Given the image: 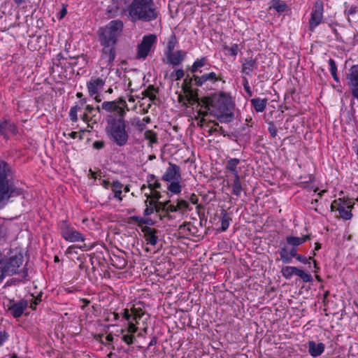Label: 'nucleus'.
I'll use <instances>...</instances> for the list:
<instances>
[{
    "mask_svg": "<svg viewBox=\"0 0 358 358\" xmlns=\"http://www.w3.org/2000/svg\"><path fill=\"white\" fill-rule=\"evenodd\" d=\"M123 28V23L120 20H113L106 27L100 29L99 40L103 46L102 59L106 60L108 64L113 62L115 57V44L117 36Z\"/></svg>",
    "mask_w": 358,
    "mask_h": 358,
    "instance_id": "f257e3e1",
    "label": "nucleus"
},
{
    "mask_svg": "<svg viewBox=\"0 0 358 358\" xmlns=\"http://www.w3.org/2000/svg\"><path fill=\"white\" fill-rule=\"evenodd\" d=\"M132 22H150L157 19L158 12L152 0H131L127 10Z\"/></svg>",
    "mask_w": 358,
    "mask_h": 358,
    "instance_id": "f03ea898",
    "label": "nucleus"
},
{
    "mask_svg": "<svg viewBox=\"0 0 358 358\" xmlns=\"http://www.w3.org/2000/svg\"><path fill=\"white\" fill-rule=\"evenodd\" d=\"M124 117L110 115L106 119L108 124L106 127V134L110 140L119 146L125 145L129 139Z\"/></svg>",
    "mask_w": 358,
    "mask_h": 358,
    "instance_id": "7ed1b4c3",
    "label": "nucleus"
},
{
    "mask_svg": "<svg viewBox=\"0 0 358 358\" xmlns=\"http://www.w3.org/2000/svg\"><path fill=\"white\" fill-rule=\"evenodd\" d=\"M11 174L10 166L6 162L0 161V208L10 197L22 194L21 189H14L9 185L8 177Z\"/></svg>",
    "mask_w": 358,
    "mask_h": 358,
    "instance_id": "20e7f679",
    "label": "nucleus"
},
{
    "mask_svg": "<svg viewBox=\"0 0 358 358\" xmlns=\"http://www.w3.org/2000/svg\"><path fill=\"white\" fill-rule=\"evenodd\" d=\"M24 262V256L21 251L11 250L7 255L1 254V264L3 266L4 272L8 275H13L17 273L18 268Z\"/></svg>",
    "mask_w": 358,
    "mask_h": 358,
    "instance_id": "39448f33",
    "label": "nucleus"
},
{
    "mask_svg": "<svg viewBox=\"0 0 358 358\" xmlns=\"http://www.w3.org/2000/svg\"><path fill=\"white\" fill-rule=\"evenodd\" d=\"M228 101V98L224 94H214L210 96H205L200 99L201 104L199 106H203L208 110L213 108L210 113L214 114L218 112L226 111L227 110Z\"/></svg>",
    "mask_w": 358,
    "mask_h": 358,
    "instance_id": "423d86ee",
    "label": "nucleus"
},
{
    "mask_svg": "<svg viewBox=\"0 0 358 358\" xmlns=\"http://www.w3.org/2000/svg\"><path fill=\"white\" fill-rule=\"evenodd\" d=\"M105 84L104 80L101 78H92L90 81L87 83V87L90 96H94L96 102H101V98L99 94V91L101 90Z\"/></svg>",
    "mask_w": 358,
    "mask_h": 358,
    "instance_id": "0eeeda50",
    "label": "nucleus"
},
{
    "mask_svg": "<svg viewBox=\"0 0 358 358\" xmlns=\"http://www.w3.org/2000/svg\"><path fill=\"white\" fill-rule=\"evenodd\" d=\"M348 85L353 98L358 99V64L352 66L347 74Z\"/></svg>",
    "mask_w": 358,
    "mask_h": 358,
    "instance_id": "6e6552de",
    "label": "nucleus"
},
{
    "mask_svg": "<svg viewBox=\"0 0 358 358\" xmlns=\"http://www.w3.org/2000/svg\"><path fill=\"white\" fill-rule=\"evenodd\" d=\"M156 39L157 36L154 34L145 36L141 44L138 46V57L141 58L146 57Z\"/></svg>",
    "mask_w": 358,
    "mask_h": 358,
    "instance_id": "1a4fd4ad",
    "label": "nucleus"
},
{
    "mask_svg": "<svg viewBox=\"0 0 358 358\" xmlns=\"http://www.w3.org/2000/svg\"><path fill=\"white\" fill-rule=\"evenodd\" d=\"M323 6L321 1L315 2L311 13V17L309 20V29L313 31L320 24L322 19Z\"/></svg>",
    "mask_w": 358,
    "mask_h": 358,
    "instance_id": "9d476101",
    "label": "nucleus"
},
{
    "mask_svg": "<svg viewBox=\"0 0 358 358\" xmlns=\"http://www.w3.org/2000/svg\"><path fill=\"white\" fill-rule=\"evenodd\" d=\"M193 80V77L189 79L185 78L182 85V90L183 92L187 94V100L189 104L193 105L196 103L198 105H200V99L198 96L197 92H194L191 89L192 82Z\"/></svg>",
    "mask_w": 358,
    "mask_h": 358,
    "instance_id": "9b49d317",
    "label": "nucleus"
},
{
    "mask_svg": "<svg viewBox=\"0 0 358 358\" xmlns=\"http://www.w3.org/2000/svg\"><path fill=\"white\" fill-rule=\"evenodd\" d=\"M62 237L70 242L84 241L85 238L82 234L75 230L73 228L69 227L66 224H64L62 227Z\"/></svg>",
    "mask_w": 358,
    "mask_h": 358,
    "instance_id": "f8f14e48",
    "label": "nucleus"
},
{
    "mask_svg": "<svg viewBox=\"0 0 358 358\" xmlns=\"http://www.w3.org/2000/svg\"><path fill=\"white\" fill-rule=\"evenodd\" d=\"M169 165L168 169L162 176V180L167 182H179L181 180L180 166L171 162H169Z\"/></svg>",
    "mask_w": 358,
    "mask_h": 358,
    "instance_id": "ddd939ff",
    "label": "nucleus"
},
{
    "mask_svg": "<svg viewBox=\"0 0 358 358\" xmlns=\"http://www.w3.org/2000/svg\"><path fill=\"white\" fill-rule=\"evenodd\" d=\"M27 306L28 302L27 300H20L17 303L10 301L8 310L14 317H19L22 315Z\"/></svg>",
    "mask_w": 358,
    "mask_h": 358,
    "instance_id": "4468645a",
    "label": "nucleus"
},
{
    "mask_svg": "<svg viewBox=\"0 0 358 358\" xmlns=\"http://www.w3.org/2000/svg\"><path fill=\"white\" fill-rule=\"evenodd\" d=\"M17 132V128L13 123L7 120L0 119V135L8 138L9 134L15 135Z\"/></svg>",
    "mask_w": 358,
    "mask_h": 358,
    "instance_id": "2eb2a0df",
    "label": "nucleus"
},
{
    "mask_svg": "<svg viewBox=\"0 0 358 358\" xmlns=\"http://www.w3.org/2000/svg\"><path fill=\"white\" fill-rule=\"evenodd\" d=\"M165 55L169 64L173 66H178L184 60L186 56V52L182 50H178L176 52L165 53Z\"/></svg>",
    "mask_w": 358,
    "mask_h": 358,
    "instance_id": "dca6fc26",
    "label": "nucleus"
},
{
    "mask_svg": "<svg viewBox=\"0 0 358 358\" xmlns=\"http://www.w3.org/2000/svg\"><path fill=\"white\" fill-rule=\"evenodd\" d=\"M101 108L107 112H116V117H124L126 110H123L119 106L116 105V102L104 101L101 105Z\"/></svg>",
    "mask_w": 358,
    "mask_h": 358,
    "instance_id": "f3484780",
    "label": "nucleus"
},
{
    "mask_svg": "<svg viewBox=\"0 0 358 358\" xmlns=\"http://www.w3.org/2000/svg\"><path fill=\"white\" fill-rule=\"evenodd\" d=\"M324 345L322 343H316L315 341H309L308 352L313 357L320 355L324 350Z\"/></svg>",
    "mask_w": 358,
    "mask_h": 358,
    "instance_id": "a211bd4d",
    "label": "nucleus"
},
{
    "mask_svg": "<svg viewBox=\"0 0 358 358\" xmlns=\"http://www.w3.org/2000/svg\"><path fill=\"white\" fill-rule=\"evenodd\" d=\"M142 231L144 233L145 236L146 238V241L148 243L152 245H155L157 243V236H155L157 231L154 229H152L149 227H144L142 229Z\"/></svg>",
    "mask_w": 358,
    "mask_h": 358,
    "instance_id": "6ab92c4d",
    "label": "nucleus"
},
{
    "mask_svg": "<svg viewBox=\"0 0 358 358\" xmlns=\"http://www.w3.org/2000/svg\"><path fill=\"white\" fill-rule=\"evenodd\" d=\"M257 62L252 57L245 58L242 64V72L248 75L256 68Z\"/></svg>",
    "mask_w": 358,
    "mask_h": 358,
    "instance_id": "aec40b11",
    "label": "nucleus"
},
{
    "mask_svg": "<svg viewBox=\"0 0 358 358\" xmlns=\"http://www.w3.org/2000/svg\"><path fill=\"white\" fill-rule=\"evenodd\" d=\"M111 264L117 269H123L126 267L127 262L123 256L113 255L110 257Z\"/></svg>",
    "mask_w": 358,
    "mask_h": 358,
    "instance_id": "412c9836",
    "label": "nucleus"
},
{
    "mask_svg": "<svg viewBox=\"0 0 358 358\" xmlns=\"http://www.w3.org/2000/svg\"><path fill=\"white\" fill-rule=\"evenodd\" d=\"M170 200H168L165 202H159V204L162 206V212H164V215H159V217L161 220H162L163 217H166L169 213L176 212L178 210L177 206L170 204Z\"/></svg>",
    "mask_w": 358,
    "mask_h": 358,
    "instance_id": "4be33fe9",
    "label": "nucleus"
},
{
    "mask_svg": "<svg viewBox=\"0 0 358 358\" xmlns=\"http://www.w3.org/2000/svg\"><path fill=\"white\" fill-rule=\"evenodd\" d=\"M220 122H230L234 117V113L231 112H218L213 114Z\"/></svg>",
    "mask_w": 358,
    "mask_h": 358,
    "instance_id": "5701e85b",
    "label": "nucleus"
},
{
    "mask_svg": "<svg viewBox=\"0 0 358 358\" xmlns=\"http://www.w3.org/2000/svg\"><path fill=\"white\" fill-rule=\"evenodd\" d=\"M251 103L257 112H263L266 106V99H252Z\"/></svg>",
    "mask_w": 358,
    "mask_h": 358,
    "instance_id": "b1692460",
    "label": "nucleus"
},
{
    "mask_svg": "<svg viewBox=\"0 0 358 358\" xmlns=\"http://www.w3.org/2000/svg\"><path fill=\"white\" fill-rule=\"evenodd\" d=\"M240 160L236 158L230 159L226 165V169L231 171L234 176H236V175H238V173L236 170L237 166L239 164Z\"/></svg>",
    "mask_w": 358,
    "mask_h": 358,
    "instance_id": "393cba45",
    "label": "nucleus"
},
{
    "mask_svg": "<svg viewBox=\"0 0 358 358\" xmlns=\"http://www.w3.org/2000/svg\"><path fill=\"white\" fill-rule=\"evenodd\" d=\"M242 191V185L240 180L239 175L234 176V182L232 184V193L238 196Z\"/></svg>",
    "mask_w": 358,
    "mask_h": 358,
    "instance_id": "a878e982",
    "label": "nucleus"
},
{
    "mask_svg": "<svg viewBox=\"0 0 358 358\" xmlns=\"http://www.w3.org/2000/svg\"><path fill=\"white\" fill-rule=\"evenodd\" d=\"M220 215L222 222V230L226 231L229 226V221L231 220V218L229 217L227 210L224 209H222L221 210Z\"/></svg>",
    "mask_w": 358,
    "mask_h": 358,
    "instance_id": "bb28decb",
    "label": "nucleus"
},
{
    "mask_svg": "<svg viewBox=\"0 0 358 358\" xmlns=\"http://www.w3.org/2000/svg\"><path fill=\"white\" fill-rule=\"evenodd\" d=\"M158 92V90L153 85H149L148 88L142 92L143 96L148 97L150 100L153 101L156 99L155 94Z\"/></svg>",
    "mask_w": 358,
    "mask_h": 358,
    "instance_id": "cd10ccee",
    "label": "nucleus"
},
{
    "mask_svg": "<svg viewBox=\"0 0 358 358\" xmlns=\"http://www.w3.org/2000/svg\"><path fill=\"white\" fill-rule=\"evenodd\" d=\"M120 332L122 334V340L127 344L131 345L135 342L136 337L133 334L128 333L125 329H121Z\"/></svg>",
    "mask_w": 358,
    "mask_h": 358,
    "instance_id": "c85d7f7f",
    "label": "nucleus"
},
{
    "mask_svg": "<svg viewBox=\"0 0 358 358\" xmlns=\"http://www.w3.org/2000/svg\"><path fill=\"white\" fill-rule=\"evenodd\" d=\"M120 10L119 2L117 0L113 1L111 4L108 7V13H109V17L115 16Z\"/></svg>",
    "mask_w": 358,
    "mask_h": 358,
    "instance_id": "c756f323",
    "label": "nucleus"
},
{
    "mask_svg": "<svg viewBox=\"0 0 358 358\" xmlns=\"http://www.w3.org/2000/svg\"><path fill=\"white\" fill-rule=\"evenodd\" d=\"M22 273H23V275H22V279L12 278L6 282L4 287L15 285L18 284L19 282H20L21 281L27 280V277L28 275L27 269L26 268H24Z\"/></svg>",
    "mask_w": 358,
    "mask_h": 358,
    "instance_id": "7c9ffc66",
    "label": "nucleus"
},
{
    "mask_svg": "<svg viewBox=\"0 0 358 358\" xmlns=\"http://www.w3.org/2000/svg\"><path fill=\"white\" fill-rule=\"evenodd\" d=\"M295 275L300 277L303 282H308L312 281L310 274L305 273L303 270L294 267Z\"/></svg>",
    "mask_w": 358,
    "mask_h": 358,
    "instance_id": "2f4dec72",
    "label": "nucleus"
},
{
    "mask_svg": "<svg viewBox=\"0 0 358 358\" xmlns=\"http://www.w3.org/2000/svg\"><path fill=\"white\" fill-rule=\"evenodd\" d=\"M130 311L132 313V320H134L136 324L138 323V320H140L144 315V312L140 308L133 307Z\"/></svg>",
    "mask_w": 358,
    "mask_h": 358,
    "instance_id": "473e14b6",
    "label": "nucleus"
},
{
    "mask_svg": "<svg viewBox=\"0 0 358 358\" xmlns=\"http://www.w3.org/2000/svg\"><path fill=\"white\" fill-rule=\"evenodd\" d=\"M206 61L207 59L206 57H202L200 59L196 60L191 68V72L196 73L198 71L199 68L205 66Z\"/></svg>",
    "mask_w": 358,
    "mask_h": 358,
    "instance_id": "72a5a7b5",
    "label": "nucleus"
},
{
    "mask_svg": "<svg viewBox=\"0 0 358 358\" xmlns=\"http://www.w3.org/2000/svg\"><path fill=\"white\" fill-rule=\"evenodd\" d=\"M177 44V39L175 35H171L169 39L167 48L165 53L173 52Z\"/></svg>",
    "mask_w": 358,
    "mask_h": 358,
    "instance_id": "f704fd0d",
    "label": "nucleus"
},
{
    "mask_svg": "<svg viewBox=\"0 0 358 358\" xmlns=\"http://www.w3.org/2000/svg\"><path fill=\"white\" fill-rule=\"evenodd\" d=\"M338 210L339 212V214L342 218L344 220H350L351 219L352 214L351 213V210H347L343 206H338Z\"/></svg>",
    "mask_w": 358,
    "mask_h": 358,
    "instance_id": "c9c22d12",
    "label": "nucleus"
},
{
    "mask_svg": "<svg viewBox=\"0 0 358 358\" xmlns=\"http://www.w3.org/2000/svg\"><path fill=\"white\" fill-rule=\"evenodd\" d=\"M272 6L279 13L285 11L286 8V4L280 0H273Z\"/></svg>",
    "mask_w": 358,
    "mask_h": 358,
    "instance_id": "e433bc0d",
    "label": "nucleus"
},
{
    "mask_svg": "<svg viewBox=\"0 0 358 358\" xmlns=\"http://www.w3.org/2000/svg\"><path fill=\"white\" fill-rule=\"evenodd\" d=\"M168 189L174 194H178L181 191V187L179 184V182L177 181H171L169 185Z\"/></svg>",
    "mask_w": 358,
    "mask_h": 358,
    "instance_id": "4c0bfd02",
    "label": "nucleus"
},
{
    "mask_svg": "<svg viewBox=\"0 0 358 358\" xmlns=\"http://www.w3.org/2000/svg\"><path fill=\"white\" fill-rule=\"evenodd\" d=\"M145 138L149 140L152 143H157V134L151 130H148L144 134Z\"/></svg>",
    "mask_w": 358,
    "mask_h": 358,
    "instance_id": "58836bf2",
    "label": "nucleus"
},
{
    "mask_svg": "<svg viewBox=\"0 0 358 358\" xmlns=\"http://www.w3.org/2000/svg\"><path fill=\"white\" fill-rule=\"evenodd\" d=\"M282 273L285 278H289L292 275H294V274L295 275L294 267V266H285V267L282 268Z\"/></svg>",
    "mask_w": 358,
    "mask_h": 358,
    "instance_id": "ea45409f",
    "label": "nucleus"
},
{
    "mask_svg": "<svg viewBox=\"0 0 358 358\" xmlns=\"http://www.w3.org/2000/svg\"><path fill=\"white\" fill-rule=\"evenodd\" d=\"M286 241L289 245L294 247L301 245L299 237L287 236Z\"/></svg>",
    "mask_w": 358,
    "mask_h": 358,
    "instance_id": "a19ab883",
    "label": "nucleus"
},
{
    "mask_svg": "<svg viewBox=\"0 0 358 358\" xmlns=\"http://www.w3.org/2000/svg\"><path fill=\"white\" fill-rule=\"evenodd\" d=\"M184 75L185 73L182 69H178L177 71L172 72L170 77L174 80H179L184 76Z\"/></svg>",
    "mask_w": 358,
    "mask_h": 358,
    "instance_id": "79ce46f5",
    "label": "nucleus"
},
{
    "mask_svg": "<svg viewBox=\"0 0 358 358\" xmlns=\"http://www.w3.org/2000/svg\"><path fill=\"white\" fill-rule=\"evenodd\" d=\"M193 78L195 82V84L197 86H201L203 84H204L207 81L205 74L201 76H197L194 75Z\"/></svg>",
    "mask_w": 358,
    "mask_h": 358,
    "instance_id": "37998d69",
    "label": "nucleus"
},
{
    "mask_svg": "<svg viewBox=\"0 0 358 358\" xmlns=\"http://www.w3.org/2000/svg\"><path fill=\"white\" fill-rule=\"evenodd\" d=\"M78 108L79 107L78 106H75L70 110L69 116L73 122H76L78 120L77 111Z\"/></svg>",
    "mask_w": 358,
    "mask_h": 358,
    "instance_id": "c03bdc74",
    "label": "nucleus"
},
{
    "mask_svg": "<svg viewBox=\"0 0 358 358\" xmlns=\"http://www.w3.org/2000/svg\"><path fill=\"white\" fill-rule=\"evenodd\" d=\"M114 101L116 102V105L119 106V107L121 108L123 110H125V109L129 110V109L127 108V102H126L125 99H123L122 97H120Z\"/></svg>",
    "mask_w": 358,
    "mask_h": 358,
    "instance_id": "a18cd8bd",
    "label": "nucleus"
},
{
    "mask_svg": "<svg viewBox=\"0 0 358 358\" xmlns=\"http://www.w3.org/2000/svg\"><path fill=\"white\" fill-rule=\"evenodd\" d=\"M268 130L271 136L273 138H275L276 137L278 130H277L276 127L274 125V124L273 122H271L268 123Z\"/></svg>",
    "mask_w": 358,
    "mask_h": 358,
    "instance_id": "49530a36",
    "label": "nucleus"
},
{
    "mask_svg": "<svg viewBox=\"0 0 358 358\" xmlns=\"http://www.w3.org/2000/svg\"><path fill=\"white\" fill-rule=\"evenodd\" d=\"M145 196L149 199V198H153L155 199L159 200L161 198V194L159 192H157L156 190L152 191V193H145Z\"/></svg>",
    "mask_w": 358,
    "mask_h": 358,
    "instance_id": "de8ad7c7",
    "label": "nucleus"
},
{
    "mask_svg": "<svg viewBox=\"0 0 358 358\" xmlns=\"http://www.w3.org/2000/svg\"><path fill=\"white\" fill-rule=\"evenodd\" d=\"M206 77V80H210L213 83L220 80L221 78L217 77V75L214 72H211L210 73L205 74Z\"/></svg>",
    "mask_w": 358,
    "mask_h": 358,
    "instance_id": "09e8293b",
    "label": "nucleus"
},
{
    "mask_svg": "<svg viewBox=\"0 0 358 358\" xmlns=\"http://www.w3.org/2000/svg\"><path fill=\"white\" fill-rule=\"evenodd\" d=\"M133 321L134 320L129 322V326L126 331L134 335V334L136 332L138 328L136 327V324H134Z\"/></svg>",
    "mask_w": 358,
    "mask_h": 358,
    "instance_id": "8fccbe9b",
    "label": "nucleus"
},
{
    "mask_svg": "<svg viewBox=\"0 0 358 358\" xmlns=\"http://www.w3.org/2000/svg\"><path fill=\"white\" fill-rule=\"evenodd\" d=\"M192 228L195 229V227L194 226H192L190 222H187V223H185V224L180 226V229L186 230V231H189L190 234L194 233L192 231Z\"/></svg>",
    "mask_w": 358,
    "mask_h": 358,
    "instance_id": "3c124183",
    "label": "nucleus"
},
{
    "mask_svg": "<svg viewBox=\"0 0 358 358\" xmlns=\"http://www.w3.org/2000/svg\"><path fill=\"white\" fill-rule=\"evenodd\" d=\"M178 210H180L182 208H187L189 206V203L187 201L185 200H178L177 205H176Z\"/></svg>",
    "mask_w": 358,
    "mask_h": 358,
    "instance_id": "603ef678",
    "label": "nucleus"
},
{
    "mask_svg": "<svg viewBox=\"0 0 358 358\" xmlns=\"http://www.w3.org/2000/svg\"><path fill=\"white\" fill-rule=\"evenodd\" d=\"M7 275L6 272H4L3 264H1V253L0 252V282L4 279Z\"/></svg>",
    "mask_w": 358,
    "mask_h": 358,
    "instance_id": "864d4df0",
    "label": "nucleus"
},
{
    "mask_svg": "<svg viewBox=\"0 0 358 358\" xmlns=\"http://www.w3.org/2000/svg\"><path fill=\"white\" fill-rule=\"evenodd\" d=\"M122 316L128 322L132 321V313H129V310L127 308L123 310Z\"/></svg>",
    "mask_w": 358,
    "mask_h": 358,
    "instance_id": "5fc2aeb1",
    "label": "nucleus"
},
{
    "mask_svg": "<svg viewBox=\"0 0 358 358\" xmlns=\"http://www.w3.org/2000/svg\"><path fill=\"white\" fill-rule=\"evenodd\" d=\"M122 184L119 181H115L112 184V190L113 192H116L117 190H122Z\"/></svg>",
    "mask_w": 358,
    "mask_h": 358,
    "instance_id": "6e6d98bb",
    "label": "nucleus"
},
{
    "mask_svg": "<svg viewBox=\"0 0 358 358\" xmlns=\"http://www.w3.org/2000/svg\"><path fill=\"white\" fill-rule=\"evenodd\" d=\"M8 335L5 331H0V346L8 339Z\"/></svg>",
    "mask_w": 358,
    "mask_h": 358,
    "instance_id": "4d7b16f0",
    "label": "nucleus"
},
{
    "mask_svg": "<svg viewBox=\"0 0 358 358\" xmlns=\"http://www.w3.org/2000/svg\"><path fill=\"white\" fill-rule=\"evenodd\" d=\"M238 46L237 44H234L231 47L228 48V50L230 52L232 56H236L238 53Z\"/></svg>",
    "mask_w": 358,
    "mask_h": 358,
    "instance_id": "13d9d810",
    "label": "nucleus"
},
{
    "mask_svg": "<svg viewBox=\"0 0 358 358\" xmlns=\"http://www.w3.org/2000/svg\"><path fill=\"white\" fill-rule=\"evenodd\" d=\"M104 147V142L102 141H96L93 143V148L96 150H100Z\"/></svg>",
    "mask_w": 358,
    "mask_h": 358,
    "instance_id": "bf43d9fd",
    "label": "nucleus"
},
{
    "mask_svg": "<svg viewBox=\"0 0 358 358\" xmlns=\"http://www.w3.org/2000/svg\"><path fill=\"white\" fill-rule=\"evenodd\" d=\"M148 187L150 189V193L152 191H155V189H159L161 187V184L158 181H156L154 184H149Z\"/></svg>",
    "mask_w": 358,
    "mask_h": 358,
    "instance_id": "052dcab7",
    "label": "nucleus"
},
{
    "mask_svg": "<svg viewBox=\"0 0 358 358\" xmlns=\"http://www.w3.org/2000/svg\"><path fill=\"white\" fill-rule=\"evenodd\" d=\"M141 224L153 225L154 222L150 218H147V219L142 218L140 220V225H141Z\"/></svg>",
    "mask_w": 358,
    "mask_h": 358,
    "instance_id": "680f3d73",
    "label": "nucleus"
},
{
    "mask_svg": "<svg viewBox=\"0 0 358 358\" xmlns=\"http://www.w3.org/2000/svg\"><path fill=\"white\" fill-rule=\"evenodd\" d=\"M329 66H330V71H331V72L334 73V71H337L336 65V63L334 61V59H329Z\"/></svg>",
    "mask_w": 358,
    "mask_h": 358,
    "instance_id": "e2e57ef3",
    "label": "nucleus"
},
{
    "mask_svg": "<svg viewBox=\"0 0 358 358\" xmlns=\"http://www.w3.org/2000/svg\"><path fill=\"white\" fill-rule=\"evenodd\" d=\"M280 259L285 264H289L291 262V257H289L288 255L281 254Z\"/></svg>",
    "mask_w": 358,
    "mask_h": 358,
    "instance_id": "0e129e2a",
    "label": "nucleus"
},
{
    "mask_svg": "<svg viewBox=\"0 0 358 358\" xmlns=\"http://www.w3.org/2000/svg\"><path fill=\"white\" fill-rule=\"evenodd\" d=\"M296 258L301 263H303V264L308 263V259L303 255H298Z\"/></svg>",
    "mask_w": 358,
    "mask_h": 358,
    "instance_id": "69168bd1",
    "label": "nucleus"
},
{
    "mask_svg": "<svg viewBox=\"0 0 358 358\" xmlns=\"http://www.w3.org/2000/svg\"><path fill=\"white\" fill-rule=\"evenodd\" d=\"M154 208L152 207L149 208L148 206H146L145 210H144V215L148 216L153 213Z\"/></svg>",
    "mask_w": 358,
    "mask_h": 358,
    "instance_id": "338daca9",
    "label": "nucleus"
},
{
    "mask_svg": "<svg viewBox=\"0 0 358 358\" xmlns=\"http://www.w3.org/2000/svg\"><path fill=\"white\" fill-rule=\"evenodd\" d=\"M159 201H158L156 204H155V206L152 208H154V211H155L159 215H161L160 212L162 211V206L159 204Z\"/></svg>",
    "mask_w": 358,
    "mask_h": 358,
    "instance_id": "774afa93",
    "label": "nucleus"
}]
</instances>
